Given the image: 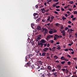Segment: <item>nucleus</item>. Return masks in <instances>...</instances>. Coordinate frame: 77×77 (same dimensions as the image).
<instances>
[{
	"label": "nucleus",
	"instance_id": "7",
	"mask_svg": "<svg viewBox=\"0 0 77 77\" xmlns=\"http://www.w3.org/2000/svg\"><path fill=\"white\" fill-rule=\"evenodd\" d=\"M42 32H45V33H48V30L46 28H42Z\"/></svg>",
	"mask_w": 77,
	"mask_h": 77
},
{
	"label": "nucleus",
	"instance_id": "10",
	"mask_svg": "<svg viewBox=\"0 0 77 77\" xmlns=\"http://www.w3.org/2000/svg\"><path fill=\"white\" fill-rule=\"evenodd\" d=\"M51 30L49 31V33L51 35H52L53 33V29H51Z\"/></svg>",
	"mask_w": 77,
	"mask_h": 77
},
{
	"label": "nucleus",
	"instance_id": "35",
	"mask_svg": "<svg viewBox=\"0 0 77 77\" xmlns=\"http://www.w3.org/2000/svg\"><path fill=\"white\" fill-rule=\"evenodd\" d=\"M69 3H70V5H72V4H73V1H70L69 2Z\"/></svg>",
	"mask_w": 77,
	"mask_h": 77
},
{
	"label": "nucleus",
	"instance_id": "60",
	"mask_svg": "<svg viewBox=\"0 0 77 77\" xmlns=\"http://www.w3.org/2000/svg\"><path fill=\"white\" fill-rule=\"evenodd\" d=\"M35 7L36 8H37V9H38V5H35Z\"/></svg>",
	"mask_w": 77,
	"mask_h": 77
},
{
	"label": "nucleus",
	"instance_id": "2",
	"mask_svg": "<svg viewBox=\"0 0 77 77\" xmlns=\"http://www.w3.org/2000/svg\"><path fill=\"white\" fill-rule=\"evenodd\" d=\"M51 38H53V36L52 35H49L47 36L46 39L47 41H48Z\"/></svg>",
	"mask_w": 77,
	"mask_h": 77
},
{
	"label": "nucleus",
	"instance_id": "40",
	"mask_svg": "<svg viewBox=\"0 0 77 77\" xmlns=\"http://www.w3.org/2000/svg\"><path fill=\"white\" fill-rule=\"evenodd\" d=\"M56 5L54 4L53 5V7H56Z\"/></svg>",
	"mask_w": 77,
	"mask_h": 77
},
{
	"label": "nucleus",
	"instance_id": "20",
	"mask_svg": "<svg viewBox=\"0 0 77 77\" xmlns=\"http://www.w3.org/2000/svg\"><path fill=\"white\" fill-rule=\"evenodd\" d=\"M30 43L32 44V45L34 44V42H33V39H32V40L30 41Z\"/></svg>",
	"mask_w": 77,
	"mask_h": 77
},
{
	"label": "nucleus",
	"instance_id": "37",
	"mask_svg": "<svg viewBox=\"0 0 77 77\" xmlns=\"http://www.w3.org/2000/svg\"><path fill=\"white\" fill-rule=\"evenodd\" d=\"M40 69H44V66H42L41 68Z\"/></svg>",
	"mask_w": 77,
	"mask_h": 77
},
{
	"label": "nucleus",
	"instance_id": "39",
	"mask_svg": "<svg viewBox=\"0 0 77 77\" xmlns=\"http://www.w3.org/2000/svg\"><path fill=\"white\" fill-rule=\"evenodd\" d=\"M62 35H63V36H65V35H65V32L64 33H63Z\"/></svg>",
	"mask_w": 77,
	"mask_h": 77
},
{
	"label": "nucleus",
	"instance_id": "21",
	"mask_svg": "<svg viewBox=\"0 0 77 77\" xmlns=\"http://www.w3.org/2000/svg\"><path fill=\"white\" fill-rule=\"evenodd\" d=\"M46 54V53H45V52L43 53L42 54V56H45Z\"/></svg>",
	"mask_w": 77,
	"mask_h": 77
},
{
	"label": "nucleus",
	"instance_id": "42",
	"mask_svg": "<svg viewBox=\"0 0 77 77\" xmlns=\"http://www.w3.org/2000/svg\"><path fill=\"white\" fill-rule=\"evenodd\" d=\"M64 51H68V49L66 48L64 50Z\"/></svg>",
	"mask_w": 77,
	"mask_h": 77
},
{
	"label": "nucleus",
	"instance_id": "17",
	"mask_svg": "<svg viewBox=\"0 0 77 77\" xmlns=\"http://www.w3.org/2000/svg\"><path fill=\"white\" fill-rule=\"evenodd\" d=\"M57 50H60V45H58L57 46Z\"/></svg>",
	"mask_w": 77,
	"mask_h": 77
},
{
	"label": "nucleus",
	"instance_id": "27",
	"mask_svg": "<svg viewBox=\"0 0 77 77\" xmlns=\"http://www.w3.org/2000/svg\"><path fill=\"white\" fill-rule=\"evenodd\" d=\"M55 36L56 37V38H59V36L58 35H55Z\"/></svg>",
	"mask_w": 77,
	"mask_h": 77
},
{
	"label": "nucleus",
	"instance_id": "4",
	"mask_svg": "<svg viewBox=\"0 0 77 77\" xmlns=\"http://www.w3.org/2000/svg\"><path fill=\"white\" fill-rule=\"evenodd\" d=\"M33 16H34V17H35V20H36V18H38V13H34L33 14Z\"/></svg>",
	"mask_w": 77,
	"mask_h": 77
},
{
	"label": "nucleus",
	"instance_id": "44",
	"mask_svg": "<svg viewBox=\"0 0 77 77\" xmlns=\"http://www.w3.org/2000/svg\"><path fill=\"white\" fill-rule=\"evenodd\" d=\"M56 71V70H55V69H53L52 70V72H53L54 71Z\"/></svg>",
	"mask_w": 77,
	"mask_h": 77
},
{
	"label": "nucleus",
	"instance_id": "61",
	"mask_svg": "<svg viewBox=\"0 0 77 77\" xmlns=\"http://www.w3.org/2000/svg\"><path fill=\"white\" fill-rule=\"evenodd\" d=\"M67 56H68L69 58H71V56L69 55H68Z\"/></svg>",
	"mask_w": 77,
	"mask_h": 77
},
{
	"label": "nucleus",
	"instance_id": "45",
	"mask_svg": "<svg viewBox=\"0 0 77 77\" xmlns=\"http://www.w3.org/2000/svg\"><path fill=\"white\" fill-rule=\"evenodd\" d=\"M57 32V30H55L53 31V33H56Z\"/></svg>",
	"mask_w": 77,
	"mask_h": 77
},
{
	"label": "nucleus",
	"instance_id": "9",
	"mask_svg": "<svg viewBox=\"0 0 77 77\" xmlns=\"http://www.w3.org/2000/svg\"><path fill=\"white\" fill-rule=\"evenodd\" d=\"M49 49L48 48H45L43 49V51L44 52H47V51H48V50Z\"/></svg>",
	"mask_w": 77,
	"mask_h": 77
},
{
	"label": "nucleus",
	"instance_id": "48",
	"mask_svg": "<svg viewBox=\"0 0 77 77\" xmlns=\"http://www.w3.org/2000/svg\"><path fill=\"white\" fill-rule=\"evenodd\" d=\"M43 34L44 36H45V35H46V34H48V33H45V32H44Z\"/></svg>",
	"mask_w": 77,
	"mask_h": 77
},
{
	"label": "nucleus",
	"instance_id": "59",
	"mask_svg": "<svg viewBox=\"0 0 77 77\" xmlns=\"http://www.w3.org/2000/svg\"><path fill=\"white\" fill-rule=\"evenodd\" d=\"M62 71H63L64 72L65 71V69H62Z\"/></svg>",
	"mask_w": 77,
	"mask_h": 77
},
{
	"label": "nucleus",
	"instance_id": "23",
	"mask_svg": "<svg viewBox=\"0 0 77 77\" xmlns=\"http://www.w3.org/2000/svg\"><path fill=\"white\" fill-rule=\"evenodd\" d=\"M52 0H46L47 1H48L47 2V3H48V4H49L48 3H49L50 2H51Z\"/></svg>",
	"mask_w": 77,
	"mask_h": 77
},
{
	"label": "nucleus",
	"instance_id": "47",
	"mask_svg": "<svg viewBox=\"0 0 77 77\" xmlns=\"http://www.w3.org/2000/svg\"><path fill=\"white\" fill-rule=\"evenodd\" d=\"M75 18H76V17L73 18L72 19V21H74V20H75Z\"/></svg>",
	"mask_w": 77,
	"mask_h": 77
},
{
	"label": "nucleus",
	"instance_id": "19",
	"mask_svg": "<svg viewBox=\"0 0 77 77\" xmlns=\"http://www.w3.org/2000/svg\"><path fill=\"white\" fill-rule=\"evenodd\" d=\"M62 19L64 21L65 20H66V17H65L64 16H63L62 17Z\"/></svg>",
	"mask_w": 77,
	"mask_h": 77
},
{
	"label": "nucleus",
	"instance_id": "52",
	"mask_svg": "<svg viewBox=\"0 0 77 77\" xmlns=\"http://www.w3.org/2000/svg\"><path fill=\"white\" fill-rule=\"evenodd\" d=\"M53 42H54V41H53V40H52L50 42H51V43L52 44H53Z\"/></svg>",
	"mask_w": 77,
	"mask_h": 77
},
{
	"label": "nucleus",
	"instance_id": "13",
	"mask_svg": "<svg viewBox=\"0 0 77 77\" xmlns=\"http://www.w3.org/2000/svg\"><path fill=\"white\" fill-rule=\"evenodd\" d=\"M35 25L33 23L31 24V26L32 29H33L35 28Z\"/></svg>",
	"mask_w": 77,
	"mask_h": 77
},
{
	"label": "nucleus",
	"instance_id": "57",
	"mask_svg": "<svg viewBox=\"0 0 77 77\" xmlns=\"http://www.w3.org/2000/svg\"><path fill=\"white\" fill-rule=\"evenodd\" d=\"M68 27H69V28H71V26H70V25H68Z\"/></svg>",
	"mask_w": 77,
	"mask_h": 77
},
{
	"label": "nucleus",
	"instance_id": "29",
	"mask_svg": "<svg viewBox=\"0 0 77 77\" xmlns=\"http://www.w3.org/2000/svg\"><path fill=\"white\" fill-rule=\"evenodd\" d=\"M59 23H55L56 26H59Z\"/></svg>",
	"mask_w": 77,
	"mask_h": 77
},
{
	"label": "nucleus",
	"instance_id": "54",
	"mask_svg": "<svg viewBox=\"0 0 77 77\" xmlns=\"http://www.w3.org/2000/svg\"><path fill=\"white\" fill-rule=\"evenodd\" d=\"M58 0H54V2H58Z\"/></svg>",
	"mask_w": 77,
	"mask_h": 77
},
{
	"label": "nucleus",
	"instance_id": "15",
	"mask_svg": "<svg viewBox=\"0 0 77 77\" xmlns=\"http://www.w3.org/2000/svg\"><path fill=\"white\" fill-rule=\"evenodd\" d=\"M37 28L38 30H40L41 29V26H38L37 27Z\"/></svg>",
	"mask_w": 77,
	"mask_h": 77
},
{
	"label": "nucleus",
	"instance_id": "18",
	"mask_svg": "<svg viewBox=\"0 0 77 77\" xmlns=\"http://www.w3.org/2000/svg\"><path fill=\"white\" fill-rule=\"evenodd\" d=\"M65 58H64L63 56L62 57L60 58V59L61 60H65Z\"/></svg>",
	"mask_w": 77,
	"mask_h": 77
},
{
	"label": "nucleus",
	"instance_id": "53",
	"mask_svg": "<svg viewBox=\"0 0 77 77\" xmlns=\"http://www.w3.org/2000/svg\"><path fill=\"white\" fill-rule=\"evenodd\" d=\"M37 29L36 28L35 30H34V32H37Z\"/></svg>",
	"mask_w": 77,
	"mask_h": 77
},
{
	"label": "nucleus",
	"instance_id": "14",
	"mask_svg": "<svg viewBox=\"0 0 77 77\" xmlns=\"http://www.w3.org/2000/svg\"><path fill=\"white\" fill-rule=\"evenodd\" d=\"M46 10H45V9L44 8H43L42 9V12L43 14L45 12Z\"/></svg>",
	"mask_w": 77,
	"mask_h": 77
},
{
	"label": "nucleus",
	"instance_id": "22",
	"mask_svg": "<svg viewBox=\"0 0 77 77\" xmlns=\"http://www.w3.org/2000/svg\"><path fill=\"white\" fill-rule=\"evenodd\" d=\"M47 21H49L50 20V16H48V19H47Z\"/></svg>",
	"mask_w": 77,
	"mask_h": 77
},
{
	"label": "nucleus",
	"instance_id": "1",
	"mask_svg": "<svg viewBox=\"0 0 77 77\" xmlns=\"http://www.w3.org/2000/svg\"><path fill=\"white\" fill-rule=\"evenodd\" d=\"M25 66L26 67H27V66H31L32 69H33L34 68V65L33 64L32 65V63H30V60L29 61L28 63H27L25 65Z\"/></svg>",
	"mask_w": 77,
	"mask_h": 77
},
{
	"label": "nucleus",
	"instance_id": "43",
	"mask_svg": "<svg viewBox=\"0 0 77 77\" xmlns=\"http://www.w3.org/2000/svg\"><path fill=\"white\" fill-rule=\"evenodd\" d=\"M54 13H55L56 14H58V12L57 11H55L54 12Z\"/></svg>",
	"mask_w": 77,
	"mask_h": 77
},
{
	"label": "nucleus",
	"instance_id": "38",
	"mask_svg": "<svg viewBox=\"0 0 77 77\" xmlns=\"http://www.w3.org/2000/svg\"><path fill=\"white\" fill-rule=\"evenodd\" d=\"M41 61H38V63H39V64H42V63L41 62Z\"/></svg>",
	"mask_w": 77,
	"mask_h": 77
},
{
	"label": "nucleus",
	"instance_id": "16",
	"mask_svg": "<svg viewBox=\"0 0 77 77\" xmlns=\"http://www.w3.org/2000/svg\"><path fill=\"white\" fill-rule=\"evenodd\" d=\"M47 69H48V70H51V67L50 66H49L47 67Z\"/></svg>",
	"mask_w": 77,
	"mask_h": 77
},
{
	"label": "nucleus",
	"instance_id": "3",
	"mask_svg": "<svg viewBox=\"0 0 77 77\" xmlns=\"http://www.w3.org/2000/svg\"><path fill=\"white\" fill-rule=\"evenodd\" d=\"M31 57H32V54H29L28 56H26L25 62H27V59L30 58Z\"/></svg>",
	"mask_w": 77,
	"mask_h": 77
},
{
	"label": "nucleus",
	"instance_id": "64",
	"mask_svg": "<svg viewBox=\"0 0 77 77\" xmlns=\"http://www.w3.org/2000/svg\"><path fill=\"white\" fill-rule=\"evenodd\" d=\"M42 76L43 77H45V75H44V74H43L42 75Z\"/></svg>",
	"mask_w": 77,
	"mask_h": 77
},
{
	"label": "nucleus",
	"instance_id": "25",
	"mask_svg": "<svg viewBox=\"0 0 77 77\" xmlns=\"http://www.w3.org/2000/svg\"><path fill=\"white\" fill-rule=\"evenodd\" d=\"M54 58L56 59H57L58 58V57H57V56H56V55H55L54 56Z\"/></svg>",
	"mask_w": 77,
	"mask_h": 77
},
{
	"label": "nucleus",
	"instance_id": "41",
	"mask_svg": "<svg viewBox=\"0 0 77 77\" xmlns=\"http://www.w3.org/2000/svg\"><path fill=\"white\" fill-rule=\"evenodd\" d=\"M44 47H46V46H47V43H46V44H44Z\"/></svg>",
	"mask_w": 77,
	"mask_h": 77
},
{
	"label": "nucleus",
	"instance_id": "51",
	"mask_svg": "<svg viewBox=\"0 0 77 77\" xmlns=\"http://www.w3.org/2000/svg\"><path fill=\"white\" fill-rule=\"evenodd\" d=\"M56 39H57V38H56V37L54 36V40H56Z\"/></svg>",
	"mask_w": 77,
	"mask_h": 77
},
{
	"label": "nucleus",
	"instance_id": "63",
	"mask_svg": "<svg viewBox=\"0 0 77 77\" xmlns=\"http://www.w3.org/2000/svg\"><path fill=\"white\" fill-rule=\"evenodd\" d=\"M49 46H50V44H48L47 45V46L48 47H49Z\"/></svg>",
	"mask_w": 77,
	"mask_h": 77
},
{
	"label": "nucleus",
	"instance_id": "56",
	"mask_svg": "<svg viewBox=\"0 0 77 77\" xmlns=\"http://www.w3.org/2000/svg\"><path fill=\"white\" fill-rule=\"evenodd\" d=\"M64 15L65 17H68V15L67 14H64Z\"/></svg>",
	"mask_w": 77,
	"mask_h": 77
},
{
	"label": "nucleus",
	"instance_id": "50",
	"mask_svg": "<svg viewBox=\"0 0 77 77\" xmlns=\"http://www.w3.org/2000/svg\"><path fill=\"white\" fill-rule=\"evenodd\" d=\"M68 29H69V28L68 27H66V28H65V30H68Z\"/></svg>",
	"mask_w": 77,
	"mask_h": 77
},
{
	"label": "nucleus",
	"instance_id": "55",
	"mask_svg": "<svg viewBox=\"0 0 77 77\" xmlns=\"http://www.w3.org/2000/svg\"><path fill=\"white\" fill-rule=\"evenodd\" d=\"M56 10L57 11H58V12H59L60 11V9H57Z\"/></svg>",
	"mask_w": 77,
	"mask_h": 77
},
{
	"label": "nucleus",
	"instance_id": "8",
	"mask_svg": "<svg viewBox=\"0 0 77 77\" xmlns=\"http://www.w3.org/2000/svg\"><path fill=\"white\" fill-rule=\"evenodd\" d=\"M40 42H41L43 44H45L47 42V41L44 39H42L41 40Z\"/></svg>",
	"mask_w": 77,
	"mask_h": 77
},
{
	"label": "nucleus",
	"instance_id": "34",
	"mask_svg": "<svg viewBox=\"0 0 77 77\" xmlns=\"http://www.w3.org/2000/svg\"><path fill=\"white\" fill-rule=\"evenodd\" d=\"M74 14H76L77 15V11H75L74 12Z\"/></svg>",
	"mask_w": 77,
	"mask_h": 77
},
{
	"label": "nucleus",
	"instance_id": "46",
	"mask_svg": "<svg viewBox=\"0 0 77 77\" xmlns=\"http://www.w3.org/2000/svg\"><path fill=\"white\" fill-rule=\"evenodd\" d=\"M61 9L62 11H64L65 10L62 7L61 8Z\"/></svg>",
	"mask_w": 77,
	"mask_h": 77
},
{
	"label": "nucleus",
	"instance_id": "49",
	"mask_svg": "<svg viewBox=\"0 0 77 77\" xmlns=\"http://www.w3.org/2000/svg\"><path fill=\"white\" fill-rule=\"evenodd\" d=\"M70 17L71 18H72L74 17V16L73 15H71L70 16Z\"/></svg>",
	"mask_w": 77,
	"mask_h": 77
},
{
	"label": "nucleus",
	"instance_id": "36",
	"mask_svg": "<svg viewBox=\"0 0 77 77\" xmlns=\"http://www.w3.org/2000/svg\"><path fill=\"white\" fill-rule=\"evenodd\" d=\"M67 63L69 65H71V62H70V61L68 62Z\"/></svg>",
	"mask_w": 77,
	"mask_h": 77
},
{
	"label": "nucleus",
	"instance_id": "24",
	"mask_svg": "<svg viewBox=\"0 0 77 77\" xmlns=\"http://www.w3.org/2000/svg\"><path fill=\"white\" fill-rule=\"evenodd\" d=\"M47 75H48V77H50V76H51V74L49 73H47Z\"/></svg>",
	"mask_w": 77,
	"mask_h": 77
},
{
	"label": "nucleus",
	"instance_id": "6",
	"mask_svg": "<svg viewBox=\"0 0 77 77\" xmlns=\"http://www.w3.org/2000/svg\"><path fill=\"white\" fill-rule=\"evenodd\" d=\"M40 37H41V35H38V37L36 39V41H37V42H39V41H40V39H41Z\"/></svg>",
	"mask_w": 77,
	"mask_h": 77
},
{
	"label": "nucleus",
	"instance_id": "58",
	"mask_svg": "<svg viewBox=\"0 0 77 77\" xmlns=\"http://www.w3.org/2000/svg\"><path fill=\"white\" fill-rule=\"evenodd\" d=\"M69 24H71V22L70 21H69L68 22Z\"/></svg>",
	"mask_w": 77,
	"mask_h": 77
},
{
	"label": "nucleus",
	"instance_id": "26",
	"mask_svg": "<svg viewBox=\"0 0 77 77\" xmlns=\"http://www.w3.org/2000/svg\"><path fill=\"white\" fill-rule=\"evenodd\" d=\"M40 19H41V18H38V19H37V20H36V21L37 22H39V20H40Z\"/></svg>",
	"mask_w": 77,
	"mask_h": 77
},
{
	"label": "nucleus",
	"instance_id": "32",
	"mask_svg": "<svg viewBox=\"0 0 77 77\" xmlns=\"http://www.w3.org/2000/svg\"><path fill=\"white\" fill-rule=\"evenodd\" d=\"M70 5H67V6H66V7L64 8L65 9H66V8H68V7H69V6Z\"/></svg>",
	"mask_w": 77,
	"mask_h": 77
},
{
	"label": "nucleus",
	"instance_id": "28",
	"mask_svg": "<svg viewBox=\"0 0 77 77\" xmlns=\"http://www.w3.org/2000/svg\"><path fill=\"white\" fill-rule=\"evenodd\" d=\"M61 33H65L64 32H65V30H63L62 31V30H61Z\"/></svg>",
	"mask_w": 77,
	"mask_h": 77
},
{
	"label": "nucleus",
	"instance_id": "62",
	"mask_svg": "<svg viewBox=\"0 0 77 77\" xmlns=\"http://www.w3.org/2000/svg\"><path fill=\"white\" fill-rule=\"evenodd\" d=\"M75 38H77V33H75Z\"/></svg>",
	"mask_w": 77,
	"mask_h": 77
},
{
	"label": "nucleus",
	"instance_id": "33",
	"mask_svg": "<svg viewBox=\"0 0 77 77\" xmlns=\"http://www.w3.org/2000/svg\"><path fill=\"white\" fill-rule=\"evenodd\" d=\"M54 18V16H52L51 17V20H53Z\"/></svg>",
	"mask_w": 77,
	"mask_h": 77
},
{
	"label": "nucleus",
	"instance_id": "30",
	"mask_svg": "<svg viewBox=\"0 0 77 77\" xmlns=\"http://www.w3.org/2000/svg\"><path fill=\"white\" fill-rule=\"evenodd\" d=\"M65 71L67 74L68 72V69H66L65 70Z\"/></svg>",
	"mask_w": 77,
	"mask_h": 77
},
{
	"label": "nucleus",
	"instance_id": "5",
	"mask_svg": "<svg viewBox=\"0 0 77 77\" xmlns=\"http://www.w3.org/2000/svg\"><path fill=\"white\" fill-rule=\"evenodd\" d=\"M38 46L39 47H42L44 45V44L41 42H38Z\"/></svg>",
	"mask_w": 77,
	"mask_h": 77
},
{
	"label": "nucleus",
	"instance_id": "11",
	"mask_svg": "<svg viewBox=\"0 0 77 77\" xmlns=\"http://www.w3.org/2000/svg\"><path fill=\"white\" fill-rule=\"evenodd\" d=\"M55 47H53L51 49V51L53 52H54V51H56V49H55Z\"/></svg>",
	"mask_w": 77,
	"mask_h": 77
},
{
	"label": "nucleus",
	"instance_id": "12",
	"mask_svg": "<svg viewBox=\"0 0 77 77\" xmlns=\"http://www.w3.org/2000/svg\"><path fill=\"white\" fill-rule=\"evenodd\" d=\"M61 67H62L60 65H58L57 66V68L59 70H60V69H61Z\"/></svg>",
	"mask_w": 77,
	"mask_h": 77
},
{
	"label": "nucleus",
	"instance_id": "31",
	"mask_svg": "<svg viewBox=\"0 0 77 77\" xmlns=\"http://www.w3.org/2000/svg\"><path fill=\"white\" fill-rule=\"evenodd\" d=\"M65 63V61H62L61 62V64H62L63 65V64H64Z\"/></svg>",
	"mask_w": 77,
	"mask_h": 77
}]
</instances>
